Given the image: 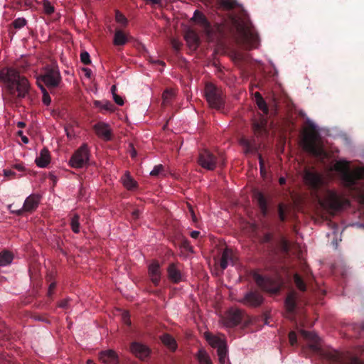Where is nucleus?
Here are the masks:
<instances>
[{"instance_id":"obj_44","label":"nucleus","mask_w":364,"mask_h":364,"mask_svg":"<svg viewBox=\"0 0 364 364\" xmlns=\"http://www.w3.org/2000/svg\"><path fill=\"white\" fill-rule=\"evenodd\" d=\"M42 4L44 12L47 14H51L54 12V7L48 0H42Z\"/></svg>"},{"instance_id":"obj_34","label":"nucleus","mask_w":364,"mask_h":364,"mask_svg":"<svg viewBox=\"0 0 364 364\" xmlns=\"http://www.w3.org/2000/svg\"><path fill=\"white\" fill-rule=\"evenodd\" d=\"M240 144L242 146L244 152L245 154L253 153L256 151V146L247 139H241Z\"/></svg>"},{"instance_id":"obj_42","label":"nucleus","mask_w":364,"mask_h":364,"mask_svg":"<svg viewBox=\"0 0 364 364\" xmlns=\"http://www.w3.org/2000/svg\"><path fill=\"white\" fill-rule=\"evenodd\" d=\"M220 4L226 9H231L239 6L236 0H222Z\"/></svg>"},{"instance_id":"obj_59","label":"nucleus","mask_w":364,"mask_h":364,"mask_svg":"<svg viewBox=\"0 0 364 364\" xmlns=\"http://www.w3.org/2000/svg\"><path fill=\"white\" fill-rule=\"evenodd\" d=\"M21 140H22V141H23L24 144H27L28 143V141H28V139L26 136H24V135H23V136H21Z\"/></svg>"},{"instance_id":"obj_27","label":"nucleus","mask_w":364,"mask_h":364,"mask_svg":"<svg viewBox=\"0 0 364 364\" xmlns=\"http://www.w3.org/2000/svg\"><path fill=\"white\" fill-rule=\"evenodd\" d=\"M185 39L190 47L196 48L198 46V37L194 31H187L185 35Z\"/></svg>"},{"instance_id":"obj_28","label":"nucleus","mask_w":364,"mask_h":364,"mask_svg":"<svg viewBox=\"0 0 364 364\" xmlns=\"http://www.w3.org/2000/svg\"><path fill=\"white\" fill-rule=\"evenodd\" d=\"M196 358L199 364H213L210 355L207 351L203 348L198 350Z\"/></svg>"},{"instance_id":"obj_31","label":"nucleus","mask_w":364,"mask_h":364,"mask_svg":"<svg viewBox=\"0 0 364 364\" xmlns=\"http://www.w3.org/2000/svg\"><path fill=\"white\" fill-rule=\"evenodd\" d=\"M162 343L172 350H175L177 348L175 339L168 334H164L161 337Z\"/></svg>"},{"instance_id":"obj_55","label":"nucleus","mask_w":364,"mask_h":364,"mask_svg":"<svg viewBox=\"0 0 364 364\" xmlns=\"http://www.w3.org/2000/svg\"><path fill=\"white\" fill-rule=\"evenodd\" d=\"M68 300L63 301L60 302L59 306L62 308H66L68 306Z\"/></svg>"},{"instance_id":"obj_13","label":"nucleus","mask_w":364,"mask_h":364,"mask_svg":"<svg viewBox=\"0 0 364 364\" xmlns=\"http://www.w3.org/2000/svg\"><path fill=\"white\" fill-rule=\"evenodd\" d=\"M130 351L140 360H145L150 355L149 348L139 342H132L130 346Z\"/></svg>"},{"instance_id":"obj_51","label":"nucleus","mask_w":364,"mask_h":364,"mask_svg":"<svg viewBox=\"0 0 364 364\" xmlns=\"http://www.w3.org/2000/svg\"><path fill=\"white\" fill-rule=\"evenodd\" d=\"M289 342L291 346H294L296 343V335L294 332H290L289 335Z\"/></svg>"},{"instance_id":"obj_18","label":"nucleus","mask_w":364,"mask_h":364,"mask_svg":"<svg viewBox=\"0 0 364 364\" xmlns=\"http://www.w3.org/2000/svg\"><path fill=\"white\" fill-rule=\"evenodd\" d=\"M148 272L151 282L155 285H158L161 275L160 264L159 262H153L151 263L149 266Z\"/></svg>"},{"instance_id":"obj_30","label":"nucleus","mask_w":364,"mask_h":364,"mask_svg":"<svg viewBox=\"0 0 364 364\" xmlns=\"http://www.w3.org/2000/svg\"><path fill=\"white\" fill-rule=\"evenodd\" d=\"M121 180L124 186L129 190L134 189L136 186V182L131 177L128 172L124 173Z\"/></svg>"},{"instance_id":"obj_58","label":"nucleus","mask_w":364,"mask_h":364,"mask_svg":"<svg viewBox=\"0 0 364 364\" xmlns=\"http://www.w3.org/2000/svg\"><path fill=\"white\" fill-rule=\"evenodd\" d=\"M4 173L6 176H11V175H13L14 174V172H12L11 171H8V170H4Z\"/></svg>"},{"instance_id":"obj_8","label":"nucleus","mask_w":364,"mask_h":364,"mask_svg":"<svg viewBox=\"0 0 364 364\" xmlns=\"http://www.w3.org/2000/svg\"><path fill=\"white\" fill-rule=\"evenodd\" d=\"M303 178L305 183L315 190L326 183L323 175L311 169H306Z\"/></svg>"},{"instance_id":"obj_11","label":"nucleus","mask_w":364,"mask_h":364,"mask_svg":"<svg viewBox=\"0 0 364 364\" xmlns=\"http://www.w3.org/2000/svg\"><path fill=\"white\" fill-rule=\"evenodd\" d=\"M198 164L207 170L215 168L218 160L216 157L208 150H203L199 154Z\"/></svg>"},{"instance_id":"obj_43","label":"nucleus","mask_w":364,"mask_h":364,"mask_svg":"<svg viewBox=\"0 0 364 364\" xmlns=\"http://www.w3.org/2000/svg\"><path fill=\"white\" fill-rule=\"evenodd\" d=\"M70 225L74 232L77 233L80 232L79 216L77 215H75L72 218Z\"/></svg>"},{"instance_id":"obj_38","label":"nucleus","mask_w":364,"mask_h":364,"mask_svg":"<svg viewBox=\"0 0 364 364\" xmlns=\"http://www.w3.org/2000/svg\"><path fill=\"white\" fill-rule=\"evenodd\" d=\"M37 83L41 88L42 92H43V102L46 105H49L51 102L50 97L49 96L48 92L46 90V89L43 87V86L40 82V79H37Z\"/></svg>"},{"instance_id":"obj_49","label":"nucleus","mask_w":364,"mask_h":364,"mask_svg":"<svg viewBox=\"0 0 364 364\" xmlns=\"http://www.w3.org/2000/svg\"><path fill=\"white\" fill-rule=\"evenodd\" d=\"M122 317V321L124 322V323H125L128 326L131 324V321L129 319V316L128 312H127V311L123 312Z\"/></svg>"},{"instance_id":"obj_57","label":"nucleus","mask_w":364,"mask_h":364,"mask_svg":"<svg viewBox=\"0 0 364 364\" xmlns=\"http://www.w3.org/2000/svg\"><path fill=\"white\" fill-rule=\"evenodd\" d=\"M259 165H260L261 173H262L263 169H264L263 161H262V159L260 156H259Z\"/></svg>"},{"instance_id":"obj_10","label":"nucleus","mask_w":364,"mask_h":364,"mask_svg":"<svg viewBox=\"0 0 364 364\" xmlns=\"http://www.w3.org/2000/svg\"><path fill=\"white\" fill-rule=\"evenodd\" d=\"M40 199L38 196L31 195L25 200L22 208L15 210L12 208L13 205H9V209L11 213L21 215L23 212H32L36 210L39 204Z\"/></svg>"},{"instance_id":"obj_12","label":"nucleus","mask_w":364,"mask_h":364,"mask_svg":"<svg viewBox=\"0 0 364 364\" xmlns=\"http://www.w3.org/2000/svg\"><path fill=\"white\" fill-rule=\"evenodd\" d=\"M243 312L238 309L232 308L226 313L223 318L224 325L227 327H233L238 325L242 318Z\"/></svg>"},{"instance_id":"obj_36","label":"nucleus","mask_w":364,"mask_h":364,"mask_svg":"<svg viewBox=\"0 0 364 364\" xmlns=\"http://www.w3.org/2000/svg\"><path fill=\"white\" fill-rule=\"evenodd\" d=\"M256 199L258 202V204L260 207V209L263 213V215L267 214V203L265 198L262 193H257L255 195Z\"/></svg>"},{"instance_id":"obj_22","label":"nucleus","mask_w":364,"mask_h":364,"mask_svg":"<svg viewBox=\"0 0 364 364\" xmlns=\"http://www.w3.org/2000/svg\"><path fill=\"white\" fill-rule=\"evenodd\" d=\"M50 161V156L49 151L46 148L41 150L39 154L35 159L36 165L40 168L46 167Z\"/></svg>"},{"instance_id":"obj_52","label":"nucleus","mask_w":364,"mask_h":364,"mask_svg":"<svg viewBox=\"0 0 364 364\" xmlns=\"http://www.w3.org/2000/svg\"><path fill=\"white\" fill-rule=\"evenodd\" d=\"M113 99L117 105L120 106L124 105L123 99L120 96L117 95L116 93H114Z\"/></svg>"},{"instance_id":"obj_53","label":"nucleus","mask_w":364,"mask_h":364,"mask_svg":"<svg viewBox=\"0 0 364 364\" xmlns=\"http://www.w3.org/2000/svg\"><path fill=\"white\" fill-rule=\"evenodd\" d=\"M82 72L87 78H90L91 77L92 71L90 68H82Z\"/></svg>"},{"instance_id":"obj_41","label":"nucleus","mask_w":364,"mask_h":364,"mask_svg":"<svg viewBox=\"0 0 364 364\" xmlns=\"http://www.w3.org/2000/svg\"><path fill=\"white\" fill-rule=\"evenodd\" d=\"M294 283H295L296 287L300 291H306V285H305L304 281L302 280V279L300 277V276L298 274H294Z\"/></svg>"},{"instance_id":"obj_37","label":"nucleus","mask_w":364,"mask_h":364,"mask_svg":"<svg viewBox=\"0 0 364 364\" xmlns=\"http://www.w3.org/2000/svg\"><path fill=\"white\" fill-rule=\"evenodd\" d=\"M94 105L95 107H98L100 108V109H103V110H112V104L108 102V101H99V100H95L94 102Z\"/></svg>"},{"instance_id":"obj_39","label":"nucleus","mask_w":364,"mask_h":364,"mask_svg":"<svg viewBox=\"0 0 364 364\" xmlns=\"http://www.w3.org/2000/svg\"><path fill=\"white\" fill-rule=\"evenodd\" d=\"M164 167L161 164L156 165L154 168L150 171L149 174L151 176L157 177L164 173Z\"/></svg>"},{"instance_id":"obj_64","label":"nucleus","mask_w":364,"mask_h":364,"mask_svg":"<svg viewBox=\"0 0 364 364\" xmlns=\"http://www.w3.org/2000/svg\"><path fill=\"white\" fill-rule=\"evenodd\" d=\"M17 126L20 128H22L25 126V123L23 122H18Z\"/></svg>"},{"instance_id":"obj_3","label":"nucleus","mask_w":364,"mask_h":364,"mask_svg":"<svg viewBox=\"0 0 364 364\" xmlns=\"http://www.w3.org/2000/svg\"><path fill=\"white\" fill-rule=\"evenodd\" d=\"M331 170L339 173L343 183L346 186H351L355 184L356 181L364 177V168H357L353 171L349 169L348 163L346 161H336Z\"/></svg>"},{"instance_id":"obj_24","label":"nucleus","mask_w":364,"mask_h":364,"mask_svg":"<svg viewBox=\"0 0 364 364\" xmlns=\"http://www.w3.org/2000/svg\"><path fill=\"white\" fill-rule=\"evenodd\" d=\"M205 337L208 343L213 348H217V350L220 347H223L226 345V342L224 338L212 335L210 333H205Z\"/></svg>"},{"instance_id":"obj_48","label":"nucleus","mask_w":364,"mask_h":364,"mask_svg":"<svg viewBox=\"0 0 364 364\" xmlns=\"http://www.w3.org/2000/svg\"><path fill=\"white\" fill-rule=\"evenodd\" d=\"M284 211H285L284 206L282 204H280L279 205V219L282 221L285 220Z\"/></svg>"},{"instance_id":"obj_62","label":"nucleus","mask_w":364,"mask_h":364,"mask_svg":"<svg viewBox=\"0 0 364 364\" xmlns=\"http://www.w3.org/2000/svg\"><path fill=\"white\" fill-rule=\"evenodd\" d=\"M352 364H363L360 363L357 358H353L352 361Z\"/></svg>"},{"instance_id":"obj_45","label":"nucleus","mask_w":364,"mask_h":364,"mask_svg":"<svg viewBox=\"0 0 364 364\" xmlns=\"http://www.w3.org/2000/svg\"><path fill=\"white\" fill-rule=\"evenodd\" d=\"M115 20L118 23L122 26H126L128 22L125 16L119 11H116L115 12Z\"/></svg>"},{"instance_id":"obj_50","label":"nucleus","mask_w":364,"mask_h":364,"mask_svg":"<svg viewBox=\"0 0 364 364\" xmlns=\"http://www.w3.org/2000/svg\"><path fill=\"white\" fill-rule=\"evenodd\" d=\"M171 43L172 47L175 50H178L180 49L181 43L178 40H177L176 38H173V39H171Z\"/></svg>"},{"instance_id":"obj_33","label":"nucleus","mask_w":364,"mask_h":364,"mask_svg":"<svg viewBox=\"0 0 364 364\" xmlns=\"http://www.w3.org/2000/svg\"><path fill=\"white\" fill-rule=\"evenodd\" d=\"M255 100L259 109L263 112L264 115H267L268 113L267 104L259 92H255Z\"/></svg>"},{"instance_id":"obj_14","label":"nucleus","mask_w":364,"mask_h":364,"mask_svg":"<svg viewBox=\"0 0 364 364\" xmlns=\"http://www.w3.org/2000/svg\"><path fill=\"white\" fill-rule=\"evenodd\" d=\"M235 26L244 41L255 43L257 40L256 35L251 31L249 26L246 24H242L237 20L235 21Z\"/></svg>"},{"instance_id":"obj_61","label":"nucleus","mask_w":364,"mask_h":364,"mask_svg":"<svg viewBox=\"0 0 364 364\" xmlns=\"http://www.w3.org/2000/svg\"><path fill=\"white\" fill-rule=\"evenodd\" d=\"M130 154H131V156L132 158L136 157V151L135 149H132V151H130Z\"/></svg>"},{"instance_id":"obj_4","label":"nucleus","mask_w":364,"mask_h":364,"mask_svg":"<svg viewBox=\"0 0 364 364\" xmlns=\"http://www.w3.org/2000/svg\"><path fill=\"white\" fill-rule=\"evenodd\" d=\"M321 207L328 210H337L341 208L346 200L341 196L332 190H326L323 198L317 196Z\"/></svg>"},{"instance_id":"obj_29","label":"nucleus","mask_w":364,"mask_h":364,"mask_svg":"<svg viewBox=\"0 0 364 364\" xmlns=\"http://www.w3.org/2000/svg\"><path fill=\"white\" fill-rule=\"evenodd\" d=\"M127 42V35L121 30H116L113 43L115 46H123Z\"/></svg>"},{"instance_id":"obj_5","label":"nucleus","mask_w":364,"mask_h":364,"mask_svg":"<svg viewBox=\"0 0 364 364\" xmlns=\"http://www.w3.org/2000/svg\"><path fill=\"white\" fill-rule=\"evenodd\" d=\"M205 96L210 107L220 109L224 104L222 91L212 83L205 87Z\"/></svg>"},{"instance_id":"obj_35","label":"nucleus","mask_w":364,"mask_h":364,"mask_svg":"<svg viewBox=\"0 0 364 364\" xmlns=\"http://www.w3.org/2000/svg\"><path fill=\"white\" fill-rule=\"evenodd\" d=\"M217 353L220 364H225L228 362L227 344L223 347H220L217 350Z\"/></svg>"},{"instance_id":"obj_56","label":"nucleus","mask_w":364,"mask_h":364,"mask_svg":"<svg viewBox=\"0 0 364 364\" xmlns=\"http://www.w3.org/2000/svg\"><path fill=\"white\" fill-rule=\"evenodd\" d=\"M65 132H66L67 136L69 139H73L74 137V135L71 132H69L68 128H65Z\"/></svg>"},{"instance_id":"obj_60","label":"nucleus","mask_w":364,"mask_h":364,"mask_svg":"<svg viewBox=\"0 0 364 364\" xmlns=\"http://www.w3.org/2000/svg\"><path fill=\"white\" fill-rule=\"evenodd\" d=\"M139 215V211L138 210H136L132 212V215L134 218H137Z\"/></svg>"},{"instance_id":"obj_19","label":"nucleus","mask_w":364,"mask_h":364,"mask_svg":"<svg viewBox=\"0 0 364 364\" xmlns=\"http://www.w3.org/2000/svg\"><path fill=\"white\" fill-rule=\"evenodd\" d=\"M298 299V294L296 291H291L286 300H285V308L288 314H292L295 311L296 300ZM289 318L291 319V315L287 316Z\"/></svg>"},{"instance_id":"obj_40","label":"nucleus","mask_w":364,"mask_h":364,"mask_svg":"<svg viewBox=\"0 0 364 364\" xmlns=\"http://www.w3.org/2000/svg\"><path fill=\"white\" fill-rule=\"evenodd\" d=\"M175 95L174 91L171 89L166 90L163 94V103L164 105L168 104Z\"/></svg>"},{"instance_id":"obj_2","label":"nucleus","mask_w":364,"mask_h":364,"mask_svg":"<svg viewBox=\"0 0 364 364\" xmlns=\"http://www.w3.org/2000/svg\"><path fill=\"white\" fill-rule=\"evenodd\" d=\"M308 127L304 129L301 144L303 148L312 155L323 158L326 154L323 149L321 138L317 133L316 125L309 119H306Z\"/></svg>"},{"instance_id":"obj_46","label":"nucleus","mask_w":364,"mask_h":364,"mask_svg":"<svg viewBox=\"0 0 364 364\" xmlns=\"http://www.w3.org/2000/svg\"><path fill=\"white\" fill-rule=\"evenodd\" d=\"M26 21L23 18H18L13 22V25L16 28H21L26 25Z\"/></svg>"},{"instance_id":"obj_9","label":"nucleus","mask_w":364,"mask_h":364,"mask_svg":"<svg viewBox=\"0 0 364 364\" xmlns=\"http://www.w3.org/2000/svg\"><path fill=\"white\" fill-rule=\"evenodd\" d=\"M41 80L48 87H55L60 81V75L56 68H48L46 70L43 75L41 76Z\"/></svg>"},{"instance_id":"obj_26","label":"nucleus","mask_w":364,"mask_h":364,"mask_svg":"<svg viewBox=\"0 0 364 364\" xmlns=\"http://www.w3.org/2000/svg\"><path fill=\"white\" fill-rule=\"evenodd\" d=\"M192 20L196 22L200 26H203L204 28L208 29L210 27V23L208 21L206 17L203 14L198 11H195L193 14V16L192 17Z\"/></svg>"},{"instance_id":"obj_7","label":"nucleus","mask_w":364,"mask_h":364,"mask_svg":"<svg viewBox=\"0 0 364 364\" xmlns=\"http://www.w3.org/2000/svg\"><path fill=\"white\" fill-rule=\"evenodd\" d=\"M254 278L259 287H260L264 291L271 293H275L279 291L282 284V281L279 277L265 278L257 274L254 276Z\"/></svg>"},{"instance_id":"obj_47","label":"nucleus","mask_w":364,"mask_h":364,"mask_svg":"<svg viewBox=\"0 0 364 364\" xmlns=\"http://www.w3.org/2000/svg\"><path fill=\"white\" fill-rule=\"evenodd\" d=\"M80 60L82 63H83L85 65H88L91 62L90 59V55L87 52H82L80 54Z\"/></svg>"},{"instance_id":"obj_54","label":"nucleus","mask_w":364,"mask_h":364,"mask_svg":"<svg viewBox=\"0 0 364 364\" xmlns=\"http://www.w3.org/2000/svg\"><path fill=\"white\" fill-rule=\"evenodd\" d=\"M199 235H200V232L199 231L193 230V231H192L191 232V237L194 238V239L198 238Z\"/></svg>"},{"instance_id":"obj_32","label":"nucleus","mask_w":364,"mask_h":364,"mask_svg":"<svg viewBox=\"0 0 364 364\" xmlns=\"http://www.w3.org/2000/svg\"><path fill=\"white\" fill-rule=\"evenodd\" d=\"M13 255L9 251L0 252V267H5L10 264L13 261Z\"/></svg>"},{"instance_id":"obj_17","label":"nucleus","mask_w":364,"mask_h":364,"mask_svg":"<svg viewBox=\"0 0 364 364\" xmlns=\"http://www.w3.org/2000/svg\"><path fill=\"white\" fill-rule=\"evenodd\" d=\"M167 272L169 279L174 283H178L185 279V277L181 273L180 267L175 264H171L168 267Z\"/></svg>"},{"instance_id":"obj_25","label":"nucleus","mask_w":364,"mask_h":364,"mask_svg":"<svg viewBox=\"0 0 364 364\" xmlns=\"http://www.w3.org/2000/svg\"><path fill=\"white\" fill-rule=\"evenodd\" d=\"M230 264H233L232 251L227 248L222 254L220 267L223 269H225Z\"/></svg>"},{"instance_id":"obj_63","label":"nucleus","mask_w":364,"mask_h":364,"mask_svg":"<svg viewBox=\"0 0 364 364\" xmlns=\"http://www.w3.org/2000/svg\"><path fill=\"white\" fill-rule=\"evenodd\" d=\"M286 179L284 177H281L279 180V182L281 185L284 184Z\"/></svg>"},{"instance_id":"obj_15","label":"nucleus","mask_w":364,"mask_h":364,"mask_svg":"<svg viewBox=\"0 0 364 364\" xmlns=\"http://www.w3.org/2000/svg\"><path fill=\"white\" fill-rule=\"evenodd\" d=\"M300 333L304 338L309 341L310 348L316 352L320 350L319 338L314 332L301 330Z\"/></svg>"},{"instance_id":"obj_21","label":"nucleus","mask_w":364,"mask_h":364,"mask_svg":"<svg viewBox=\"0 0 364 364\" xmlns=\"http://www.w3.org/2000/svg\"><path fill=\"white\" fill-rule=\"evenodd\" d=\"M100 359L103 364H118V357L112 350L102 351L100 354Z\"/></svg>"},{"instance_id":"obj_6","label":"nucleus","mask_w":364,"mask_h":364,"mask_svg":"<svg viewBox=\"0 0 364 364\" xmlns=\"http://www.w3.org/2000/svg\"><path fill=\"white\" fill-rule=\"evenodd\" d=\"M89 161V151L87 144H82L75 151L70 159V165L73 168H80L86 166Z\"/></svg>"},{"instance_id":"obj_20","label":"nucleus","mask_w":364,"mask_h":364,"mask_svg":"<svg viewBox=\"0 0 364 364\" xmlns=\"http://www.w3.org/2000/svg\"><path fill=\"white\" fill-rule=\"evenodd\" d=\"M242 301L251 306H257L262 303L263 298L259 293L249 292L245 294Z\"/></svg>"},{"instance_id":"obj_1","label":"nucleus","mask_w":364,"mask_h":364,"mask_svg":"<svg viewBox=\"0 0 364 364\" xmlns=\"http://www.w3.org/2000/svg\"><path fill=\"white\" fill-rule=\"evenodd\" d=\"M0 81L6 85L8 92L19 98H25L30 90V83L18 71L11 68L0 70Z\"/></svg>"},{"instance_id":"obj_16","label":"nucleus","mask_w":364,"mask_h":364,"mask_svg":"<svg viewBox=\"0 0 364 364\" xmlns=\"http://www.w3.org/2000/svg\"><path fill=\"white\" fill-rule=\"evenodd\" d=\"M96 134L105 141H109L112 138V132L109 126L104 122H99L94 126Z\"/></svg>"},{"instance_id":"obj_23","label":"nucleus","mask_w":364,"mask_h":364,"mask_svg":"<svg viewBox=\"0 0 364 364\" xmlns=\"http://www.w3.org/2000/svg\"><path fill=\"white\" fill-rule=\"evenodd\" d=\"M267 119L264 116H262L259 121L253 123V129L255 134L259 136L266 135L267 132Z\"/></svg>"}]
</instances>
